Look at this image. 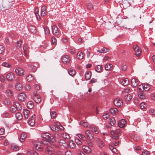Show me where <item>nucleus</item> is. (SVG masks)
<instances>
[{
  "label": "nucleus",
  "mask_w": 155,
  "mask_h": 155,
  "mask_svg": "<svg viewBox=\"0 0 155 155\" xmlns=\"http://www.w3.org/2000/svg\"><path fill=\"white\" fill-rule=\"evenodd\" d=\"M133 48L135 52V54L138 57L140 56L141 49L137 45H134Z\"/></svg>",
  "instance_id": "nucleus-1"
},
{
  "label": "nucleus",
  "mask_w": 155,
  "mask_h": 155,
  "mask_svg": "<svg viewBox=\"0 0 155 155\" xmlns=\"http://www.w3.org/2000/svg\"><path fill=\"white\" fill-rule=\"evenodd\" d=\"M86 136L88 140H91L93 139L94 135L92 131L89 130H86L85 131Z\"/></svg>",
  "instance_id": "nucleus-2"
},
{
  "label": "nucleus",
  "mask_w": 155,
  "mask_h": 155,
  "mask_svg": "<svg viewBox=\"0 0 155 155\" xmlns=\"http://www.w3.org/2000/svg\"><path fill=\"white\" fill-rule=\"evenodd\" d=\"M70 58L68 55H63L61 57L62 62L65 64H68L70 62Z\"/></svg>",
  "instance_id": "nucleus-3"
},
{
  "label": "nucleus",
  "mask_w": 155,
  "mask_h": 155,
  "mask_svg": "<svg viewBox=\"0 0 155 155\" xmlns=\"http://www.w3.org/2000/svg\"><path fill=\"white\" fill-rule=\"evenodd\" d=\"M46 151L49 155H54L55 151L53 147L50 146H48L45 149Z\"/></svg>",
  "instance_id": "nucleus-4"
},
{
  "label": "nucleus",
  "mask_w": 155,
  "mask_h": 155,
  "mask_svg": "<svg viewBox=\"0 0 155 155\" xmlns=\"http://www.w3.org/2000/svg\"><path fill=\"white\" fill-rule=\"evenodd\" d=\"M114 105L118 107H120L123 105L122 101L120 98H117L114 101Z\"/></svg>",
  "instance_id": "nucleus-5"
},
{
  "label": "nucleus",
  "mask_w": 155,
  "mask_h": 155,
  "mask_svg": "<svg viewBox=\"0 0 155 155\" xmlns=\"http://www.w3.org/2000/svg\"><path fill=\"white\" fill-rule=\"evenodd\" d=\"M96 141L97 146L100 148H102L104 146V144L101 139L97 138Z\"/></svg>",
  "instance_id": "nucleus-6"
},
{
  "label": "nucleus",
  "mask_w": 155,
  "mask_h": 155,
  "mask_svg": "<svg viewBox=\"0 0 155 155\" xmlns=\"http://www.w3.org/2000/svg\"><path fill=\"white\" fill-rule=\"evenodd\" d=\"M52 32L53 34L55 36H58L59 34V32L58 30V28L55 25L52 26Z\"/></svg>",
  "instance_id": "nucleus-7"
},
{
  "label": "nucleus",
  "mask_w": 155,
  "mask_h": 155,
  "mask_svg": "<svg viewBox=\"0 0 155 155\" xmlns=\"http://www.w3.org/2000/svg\"><path fill=\"white\" fill-rule=\"evenodd\" d=\"M18 97L19 101H22L26 99V96L25 94L21 93L18 94Z\"/></svg>",
  "instance_id": "nucleus-8"
},
{
  "label": "nucleus",
  "mask_w": 155,
  "mask_h": 155,
  "mask_svg": "<svg viewBox=\"0 0 155 155\" xmlns=\"http://www.w3.org/2000/svg\"><path fill=\"white\" fill-rule=\"evenodd\" d=\"M33 99L34 101L37 103H39L41 101L40 96L36 93H35L33 97Z\"/></svg>",
  "instance_id": "nucleus-9"
},
{
  "label": "nucleus",
  "mask_w": 155,
  "mask_h": 155,
  "mask_svg": "<svg viewBox=\"0 0 155 155\" xmlns=\"http://www.w3.org/2000/svg\"><path fill=\"white\" fill-rule=\"evenodd\" d=\"M15 72L18 75L23 76L24 75L23 70L20 68H18L15 70Z\"/></svg>",
  "instance_id": "nucleus-10"
},
{
  "label": "nucleus",
  "mask_w": 155,
  "mask_h": 155,
  "mask_svg": "<svg viewBox=\"0 0 155 155\" xmlns=\"http://www.w3.org/2000/svg\"><path fill=\"white\" fill-rule=\"evenodd\" d=\"M35 149L37 150L41 149V143L38 140H35L33 143Z\"/></svg>",
  "instance_id": "nucleus-11"
},
{
  "label": "nucleus",
  "mask_w": 155,
  "mask_h": 155,
  "mask_svg": "<svg viewBox=\"0 0 155 155\" xmlns=\"http://www.w3.org/2000/svg\"><path fill=\"white\" fill-rule=\"evenodd\" d=\"M126 124V122L124 119H122L119 120L118 123V126L120 128L124 127Z\"/></svg>",
  "instance_id": "nucleus-12"
},
{
  "label": "nucleus",
  "mask_w": 155,
  "mask_h": 155,
  "mask_svg": "<svg viewBox=\"0 0 155 155\" xmlns=\"http://www.w3.org/2000/svg\"><path fill=\"white\" fill-rule=\"evenodd\" d=\"M14 74L12 72L9 73L6 75V79L8 81H12L15 78Z\"/></svg>",
  "instance_id": "nucleus-13"
},
{
  "label": "nucleus",
  "mask_w": 155,
  "mask_h": 155,
  "mask_svg": "<svg viewBox=\"0 0 155 155\" xmlns=\"http://www.w3.org/2000/svg\"><path fill=\"white\" fill-rule=\"evenodd\" d=\"M139 87H141L143 90L145 91H149L150 89V86L149 84H142L141 85H139Z\"/></svg>",
  "instance_id": "nucleus-14"
},
{
  "label": "nucleus",
  "mask_w": 155,
  "mask_h": 155,
  "mask_svg": "<svg viewBox=\"0 0 155 155\" xmlns=\"http://www.w3.org/2000/svg\"><path fill=\"white\" fill-rule=\"evenodd\" d=\"M82 149L83 151L87 153H91V149L88 146L84 145L82 147Z\"/></svg>",
  "instance_id": "nucleus-15"
},
{
  "label": "nucleus",
  "mask_w": 155,
  "mask_h": 155,
  "mask_svg": "<svg viewBox=\"0 0 155 155\" xmlns=\"http://www.w3.org/2000/svg\"><path fill=\"white\" fill-rule=\"evenodd\" d=\"M35 116V114L32 115V117L30 118L28 122L29 124L31 126H33L35 124V120L33 117Z\"/></svg>",
  "instance_id": "nucleus-16"
},
{
  "label": "nucleus",
  "mask_w": 155,
  "mask_h": 155,
  "mask_svg": "<svg viewBox=\"0 0 155 155\" xmlns=\"http://www.w3.org/2000/svg\"><path fill=\"white\" fill-rule=\"evenodd\" d=\"M138 82L137 79L135 78H133L131 79V85L133 87H135L138 84Z\"/></svg>",
  "instance_id": "nucleus-17"
},
{
  "label": "nucleus",
  "mask_w": 155,
  "mask_h": 155,
  "mask_svg": "<svg viewBox=\"0 0 155 155\" xmlns=\"http://www.w3.org/2000/svg\"><path fill=\"white\" fill-rule=\"evenodd\" d=\"M28 28L29 31L32 33H35L36 31L35 27L31 25H29L28 27Z\"/></svg>",
  "instance_id": "nucleus-18"
},
{
  "label": "nucleus",
  "mask_w": 155,
  "mask_h": 155,
  "mask_svg": "<svg viewBox=\"0 0 155 155\" xmlns=\"http://www.w3.org/2000/svg\"><path fill=\"white\" fill-rule=\"evenodd\" d=\"M11 149L14 151H17L19 150V147L17 144L12 143L11 145Z\"/></svg>",
  "instance_id": "nucleus-19"
},
{
  "label": "nucleus",
  "mask_w": 155,
  "mask_h": 155,
  "mask_svg": "<svg viewBox=\"0 0 155 155\" xmlns=\"http://www.w3.org/2000/svg\"><path fill=\"white\" fill-rule=\"evenodd\" d=\"M27 134L24 133H21L20 137V140L21 142H23L27 137Z\"/></svg>",
  "instance_id": "nucleus-20"
},
{
  "label": "nucleus",
  "mask_w": 155,
  "mask_h": 155,
  "mask_svg": "<svg viewBox=\"0 0 155 155\" xmlns=\"http://www.w3.org/2000/svg\"><path fill=\"white\" fill-rule=\"evenodd\" d=\"M84 54L81 51L79 52L77 55V58L80 60L82 59L83 58Z\"/></svg>",
  "instance_id": "nucleus-21"
},
{
  "label": "nucleus",
  "mask_w": 155,
  "mask_h": 155,
  "mask_svg": "<svg viewBox=\"0 0 155 155\" xmlns=\"http://www.w3.org/2000/svg\"><path fill=\"white\" fill-rule=\"evenodd\" d=\"M69 147L71 148L74 149L75 148V144L73 141H69L68 143Z\"/></svg>",
  "instance_id": "nucleus-22"
},
{
  "label": "nucleus",
  "mask_w": 155,
  "mask_h": 155,
  "mask_svg": "<svg viewBox=\"0 0 155 155\" xmlns=\"http://www.w3.org/2000/svg\"><path fill=\"white\" fill-rule=\"evenodd\" d=\"M46 9V6H43L42 7L41 13V16H44L46 15V13L45 10Z\"/></svg>",
  "instance_id": "nucleus-23"
},
{
  "label": "nucleus",
  "mask_w": 155,
  "mask_h": 155,
  "mask_svg": "<svg viewBox=\"0 0 155 155\" xmlns=\"http://www.w3.org/2000/svg\"><path fill=\"white\" fill-rule=\"evenodd\" d=\"M91 72L89 71H87L85 74V78L86 80L90 79L91 76Z\"/></svg>",
  "instance_id": "nucleus-24"
},
{
  "label": "nucleus",
  "mask_w": 155,
  "mask_h": 155,
  "mask_svg": "<svg viewBox=\"0 0 155 155\" xmlns=\"http://www.w3.org/2000/svg\"><path fill=\"white\" fill-rule=\"evenodd\" d=\"M129 81L127 78H126L122 79L121 84L124 86H126L128 84Z\"/></svg>",
  "instance_id": "nucleus-25"
},
{
  "label": "nucleus",
  "mask_w": 155,
  "mask_h": 155,
  "mask_svg": "<svg viewBox=\"0 0 155 155\" xmlns=\"http://www.w3.org/2000/svg\"><path fill=\"white\" fill-rule=\"evenodd\" d=\"M24 115L25 117V118H27L30 114V111L27 109H25L23 112Z\"/></svg>",
  "instance_id": "nucleus-26"
},
{
  "label": "nucleus",
  "mask_w": 155,
  "mask_h": 155,
  "mask_svg": "<svg viewBox=\"0 0 155 155\" xmlns=\"http://www.w3.org/2000/svg\"><path fill=\"white\" fill-rule=\"evenodd\" d=\"M132 98V96L129 94H128L127 95L125 96L124 97V99L125 101L127 103Z\"/></svg>",
  "instance_id": "nucleus-27"
},
{
  "label": "nucleus",
  "mask_w": 155,
  "mask_h": 155,
  "mask_svg": "<svg viewBox=\"0 0 155 155\" xmlns=\"http://www.w3.org/2000/svg\"><path fill=\"white\" fill-rule=\"evenodd\" d=\"M68 72L69 74L72 76L74 75L76 73L75 71L71 68L68 70Z\"/></svg>",
  "instance_id": "nucleus-28"
},
{
  "label": "nucleus",
  "mask_w": 155,
  "mask_h": 155,
  "mask_svg": "<svg viewBox=\"0 0 155 155\" xmlns=\"http://www.w3.org/2000/svg\"><path fill=\"white\" fill-rule=\"evenodd\" d=\"M138 96L139 98L141 99H144L146 96V95L143 92L141 91H140L138 93Z\"/></svg>",
  "instance_id": "nucleus-29"
},
{
  "label": "nucleus",
  "mask_w": 155,
  "mask_h": 155,
  "mask_svg": "<svg viewBox=\"0 0 155 155\" xmlns=\"http://www.w3.org/2000/svg\"><path fill=\"white\" fill-rule=\"evenodd\" d=\"M6 95L8 97H11L13 95V92L10 90H7L5 91Z\"/></svg>",
  "instance_id": "nucleus-30"
},
{
  "label": "nucleus",
  "mask_w": 155,
  "mask_h": 155,
  "mask_svg": "<svg viewBox=\"0 0 155 155\" xmlns=\"http://www.w3.org/2000/svg\"><path fill=\"white\" fill-rule=\"evenodd\" d=\"M27 106L28 108L31 109L34 107V106L33 102L31 101H29L27 104Z\"/></svg>",
  "instance_id": "nucleus-31"
},
{
  "label": "nucleus",
  "mask_w": 155,
  "mask_h": 155,
  "mask_svg": "<svg viewBox=\"0 0 155 155\" xmlns=\"http://www.w3.org/2000/svg\"><path fill=\"white\" fill-rule=\"evenodd\" d=\"M47 140L52 143H54L56 142L55 138L53 136L51 135V134H50V136H49L48 139H47Z\"/></svg>",
  "instance_id": "nucleus-32"
},
{
  "label": "nucleus",
  "mask_w": 155,
  "mask_h": 155,
  "mask_svg": "<svg viewBox=\"0 0 155 155\" xmlns=\"http://www.w3.org/2000/svg\"><path fill=\"white\" fill-rule=\"evenodd\" d=\"M14 104L15 105V107L18 110H19L21 109V106L19 102H15Z\"/></svg>",
  "instance_id": "nucleus-33"
},
{
  "label": "nucleus",
  "mask_w": 155,
  "mask_h": 155,
  "mask_svg": "<svg viewBox=\"0 0 155 155\" xmlns=\"http://www.w3.org/2000/svg\"><path fill=\"white\" fill-rule=\"evenodd\" d=\"M109 49L108 48H103L101 50H98V51L101 53H105L109 52Z\"/></svg>",
  "instance_id": "nucleus-34"
},
{
  "label": "nucleus",
  "mask_w": 155,
  "mask_h": 155,
  "mask_svg": "<svg viewBox=\"0 0 155 155\" xmlns=\"http://www.w3.org/2000/svg\"><path fill=\"white\" fill-rule=\"evenodd\" d=\"M110 124L111 126H113L115 123V120L114 118L113 117H111L109 119Z\"/></svg>",
  "instance_id": "nucleus-35"
},
{
  "label": "nucleus",
  "mask_w": 155,
  "mask_h": 155,
  "mask_svg": "<svg viewBox=\"0 0 155 155\" xmlns=\"http://www.w3.org/2000/svg\"><path fill=\"white\" fill-rule=\"evenodd\" d=\"M77 135H78L79 138L82 140L84 141H86V137L84 135L81 134H77Z\"/></svg>",
  "instance_id": "nucleus-36"
},
{
  "label": "nucleus",
  "mask_w": 155,
  "mask_h": 155,
  "mask_svg": "<svg viewBox=\"0 0 155 155\" xmlns=\"http://www.w3.org/2000/svg\"><path fill=\"white\" fill-rule=\"evenodd\" d=\"M117 108H111L110 109V113L113 115L115 114L117 112Z\"/></svg>",
  "instance_id": "nucleus-37"
},
{
  "label": "nucleus",
  "mask_w": 155,
  "mask_h": 155,
  "mask_svg": "<svg viewBox=\"0 0 155 155\" xmlns=\"http://www.w3.org/2000/svg\"><path fill=\"white\" fill-rule=\"evenodd\" d=\"M91 129H92L93 131H94V132L95 134H98L99 132V129L98 128L96 127L95 126H92L90 127Z\"/></svg>",
  "instance_id": "nucleus-38"
},
{
  "label": "nucleus",
  "mask_w": 155,
  "mask_h": 155,
  "mask_svg": "<svg viewBox=\"0 0 155 155\" xmlns=\"http://www.w3.org/2000/svg\"><path fill=\"white\" fill-rule=\"evenodd\" d=\"M102 69V67L101 65H98L96 67L95 70L97 72H100Z\"/></svg>",
  "instance_id": "nucleus-39"
},
{
  "label": "nucleus",
  "mask_w": 155,
  "mask_h": 155,
  "mask_svg": "<svg viewBox=\"0 0 155 155\" xmlns=\"http://www.w3.org/2000/svg\"><path fill=\"white\" fill-rule=\"evenodd\" d=\"M28 66L30 67V70L32 72H35L36 71V68L35 66L30 64L28 65Z\"/></svg>",
  "instance_id": "nucleus-40"
},
{
  "label": "nucleus",
  "mask_w": 155,
  "mask_h": 155,
  "mask_svg": "<svg viewBox=\"0 0 155 155\" xmlns=\"http://www.w3.org/2000/svg\"><path fill=\"white\" fill-rule=\"evenodd\" d=\"M15 117L17 119L19 120H21L22 118V115L20 113H17L15 114Z\"/></svg>",
  "instance_id": "nucleus-41"
},
{
  "label": "nucleus",
  "mask_w": 155,
  "mask_h": 155,
  "mask_svg": "<svg viewBox=\"0 0 155 155\" xmlns=\"http://www.w3.org/2000/svg\"><path fill=\"white\" fill-rule=\"evenodd\" d=\"M113 68V65L110 64H107L105 67V69L106 70H110L111 68Z\"/></svg>",
  "instance_id": "nucleus-42"
},
{
  "label": "nucleus",
  "mask_w": 155,
  "mask_h": 155,
  "mask_svg": "<svg viewBox=\"0 0 155 155\" xmlns=\"http://www.w3.org/2000/svg\"><path fill=\"white\" fill-rule=\"evenodd\" d=\"M49 136H50V134L48 133H43L41 134V137L47 140L48 139V137Z\"/></svg>",
  "instance_id": "nucleus-43"
},
{
  "label": "nucleus",
  "mask_w": 155,
  "mask_h": 155,
  "mask_svg": "<svg viewBox=\"0 0 155 155\" xmlns=\"http://www.w3.org/2000/svg\"><path fill=\"white\" fill-rule=\"evenodd\" d=\"M109 147L112 151L115 153H118L117 150L113 146H109Z\"/></svg>",
  "instance_id": "nucleus-44"
},
{
  "label": "nucleus",
  "mask_w": 155,
  "mask_h": 155,
  "mask_svg": "<svg viewBox=\"0 0 155 155\" xmlns=\"http://www.w3.org/2000/svg\"><path fill=\"white\" fill-rule=\"evenodd\" d=\"M120 67L122 71H125L126 70L127 67L125 64H121Z\"/></svg>",
  "instance_id": "nucleus-45"
},
{
  "label": "nucleus",
  "mask_w": 155,
  "mask_h": 155,
  "mask_svg": "<svg viewBox=\"0 0 155 155\" xmlns=\"http://www.w3.org/2000/svg\"><path fill=\"white\" fill-rule=\"evenodd\" d=\"M21 44L22 42L21 40H19V41H17L16 44V48L18 49L20 48Z\"/></svg>",
  "instance_id": "nucleus-46"
},
{
  "label": "nucleus",
  "mask_w": 155,
  "mask_h": 155,
  "mask_svg": "<svg viewBox=\"0 0 155 155\" xmlns=\"http://www.w3.org/2000/svg\"><path fill=\"white\" fill-rule=\"evenodd\" d=\"M140 106L141 109H143L147 107V105L145 102H142L140 104Z\"/></svg>",
  "instance_id": "nucleus-47"
},
{
  "label": "nucleus",
  "mask_w": 155,
  "mask_h": 155,
  "mask_svg": "<svg viewBox=\"0 0 155 155\" xmlns=\"http://www.w3.org/2000/svg\"><path fill=\"white\" fill-rule=\"evenodd\" d=\"M81 124L84 127L87 128L88 127V124L87 122H83L82 121L81 122Z\"/></svg>",
  "instance_id": "nucleus-48"
},
{
  "label": "nucleus",
  "mask_w": 155,
  "mask_h": 155,
  "mask_svg": "<svg viewBox=\"0 0 155 155\" xmlns=\"http://www.w3.org/2000/svg\"><path fill=\"white\" fill-rule=\"evenodd\" d=\"M87 7L88 9H91L93 8V5L91 3H88L87 4Z\"/></svg>",
  "instance_id": "nucleus-49"
},
{
  "label": "nucleus",
  "mask_w": 155,
  "mask_h": 155,
  "mask_svg": "<svg viewBox=\"0 0 155 155\" xmlns=\"http://www.w3.org/2000/svg\"><path fill=\"white\" fill-rule=\"evenodd\" d=\"M16 89L18 91H20L22 89V85L21 84H17L15 86Z\"/></svg>",
  "instance_id": "nucleus-50"
},
{
  "label": "nucleus",
  "mask_w": 155,
  "mask_h": 155,
  "mask_svg": "<svg viewBox=\"0 0 155 155\" xmlns=\"http://www.w3.org/2000/svg\"><path fill=\"white\" fill-rule=\"evenodd\" d=\"M63 137L65 139L68 140L70 138V137L67 133H64L62 134Z\"/></svg>",
  "instance_id": "nucleus-51"
},
{
  "label": "nucleus",
  "mask_w": 155,
  "mask_h": 155,
  "mask_svg": "<svg viewBox=\"0 0 155 155\" xmlns=\"http://www.w3.org/2000/svg\"><path fill=\"white\" fill-rule=\"evenodd\" d=\"M28 155H38L36 152L33 151H28Z\"/></svg>",
  "instance_id": "nucleus-52"
},
{
  "label": "nucleus",
  "mask_w": 155,
  "mask_h": 155,
  "mask_svg": "<svg viewBox=\"0 0 155 155\" xmlns=\"http://www.w3.org/2000/svg\"><path fill=\"white\" fill-rule=\"evenodd\" d=\"M17 110V109H16L15 106L14 105L10 107V110L12 113H15L16 112Z\"/></svg>",
  "instance_id": "nucleus-53"
},
{
  "label": "nucleus",
  "mask_w": 155,
  "mask_h": 155,
  "mask_svg": "<svg viewBox=\"0 0 155 155\" xmlns=\"http://www.w3.org/2000/svg\"><path fill=\"white\" fill-rule=\"evenodd\" d=\"M27 78L28 81H31L33 80L34 78L30 74L27 77Z\"/></svg>",
  "instance_id": "nucleus-54"
},
{
  "label": "nucleus",
  "mask_w": 155,
  "mask_h": 155,
  "mask_svg": "<svg viewBox=\"0 0 155 155\" xmlns=\"http://www.w3.org/2000/svg\"><path fill=\"white\" fill-rule=\"evenodd\" d=\"M51 39L52 41V44L54 45H55L57 43V40L56 38L52 36L51 37Z\"/></svg>",
  "instance_id": "nucleus-55"
},
{
  "label": "nucleus",
  "mask_w": 155,
  "mask_h": 155,
  "mask_svg": "<svg viewBox=\"0 0 155 155\" xmlns=\"http://www.w3.org/2000/svg\"><path fill=\"white\" fill-rule=\"evenodd\" d=\"M2 65L3 66L7 67L8 68H10L11 66L8 63L5 62H3L2 64Z\"/></svg>",
  "instance_id": "nucleus-56"
},
{
  "label": "nucleus",
  "mask_w": 155,
  "mask_h": 155,
  "mask_svg": "<svg viewBox=\"0 0 155 155\" xmlns=\"http://www.w3.org/2000/svg\"><path fill=\"white\" fill-rule=\"evenodd\" d=\"M5 50V48L2 45H0V54H2Z\"/></svg>",
  "instance_id": "nucleus-57"
},
{
  "label": "nucleus",
  "mask_w": 155,
  "mask_h": 155,
  "mask_svg": "<svg viewBox=\"0 0 155 155\" xmlns=\"http://www.w3.org/2000/svg\"><path fill=\"white\" fill-rule=\"evenodd\" d=\"M44 29L45 33L47 35H48L50 33V31L49 29L47 27H45Z\"/></svg>",
  "instance_id": "nucleus-58"
},
{
  "label": "nucleus",
  "mask_w": 155,
  "mask_h": 155,
  "mask_svg": "<svg viewBox=\"0 0 155 155\" xmlns=\"http://www.w3.org/2000/svg\"><path fill=\"white\" fill-rule=\"evenodd\" d=\"M50 114L51 118H53L56 117V113L55 111L51 112H50Z\"/></svg>",
  "instance_id": "nucleus-59"
},
{
  "label": "nucleus",
  "mask_w": 155,
  "mask_h": 155,
  "mask_svg": "<svg viewBox=\"0 0 155 155\" xmlns=\"http://www.w3.org/2000/svg\"><path fill=\"white\" fill-rule=\"evenodd\" d=\"M41 142L42 143L45 145H48L50 144V143L48 141L45 140H42Z\"/></svg>",
  "instance_id": "nucleus-60"
},
{
  "label": "nucleus",
  "mask_w": 155,
  "mask_h": 155,
  "mask_svg": "<svg viewBox=\"0 0 155 155\" xmlns=\"http://www.w3.org/2000/svg\"><path fill=\"white\" fill-rule=\"evenodd\" d=\"M27 49V45H24L23 47V49L24 50V53L25 56L27 55V54L26 53V50Z\"/></svg>",
  "instance_id": "nucleus-61"
},
{
  "label": "nucleus",
  "mask_w": 155,
  "mask_h": 155,
  "mask_svg": "<svg viewBox=\"0 0 155 155\" xmlns=\"http://www.w3.org/2000/svg\"><path fill=\"white\" fill-rule=\"evenodd\" d=\"M142 155H150V153L148 151L146 150H144L142 152Z\"/></svg>",
  "instance_id": "nucleus-62"
},
{
  "label": "nucleus",
  "mask_w": 155,
  "mask_h": 155,
  "mask_svg": "<svg viewBox=\"0 0 155 155\" xmlns=\"http://www.w3.org/2000/svg\"><path fill=\"white\" fill-rule=\"evenodd\" d=\"M3 103L5 105H8L10 104V102L7 99H5L3 101Z\"/></svg>",
  "instance_id": "nucleus-63"
},
{
  "label": "nucleus",
  "mask_w": 155,
  "mask_h": 155,
  "mask_svg": "<svg viewBox=\"0 0 155 155\" xmlns=\"http://www.w3.org/2000/svg\"><path fill=\"white\" fill-rule=\"evenodd\" d=\"M109 115L107 113H105L103 116V118L104 120H106L108 117Z\"/></svg>",
  "instance_id": "nucleus-64"
}]
</instances>
